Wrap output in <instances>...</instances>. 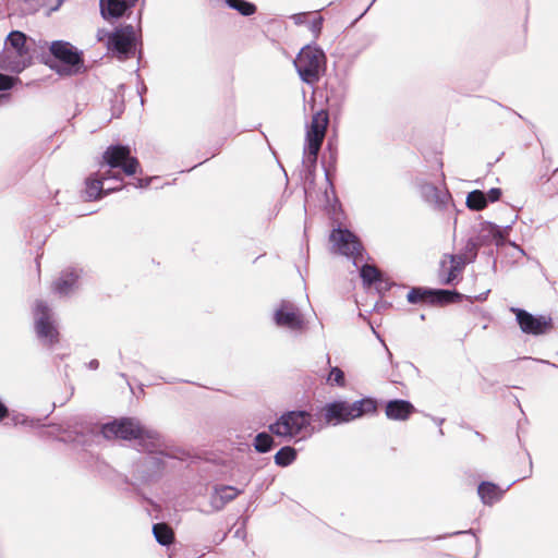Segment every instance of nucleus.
Returning a JSON list of instances; mask_svg holds the SVG:
<instances>
[{"instance_id": "3c124183", "label": "nucleus", "mask_w": 558, "mask_h": 558, "mask_svg": "<svg viewBox=\"0 0 558 558\" xmlns=\"http://www.w3.org/2000/svg\"><path fill=\"white\" fill-rule=\"evenodd\" d=\"M319 29H320V22L318 21V22L314 23L313 31L314 32H319Z\"/></svg>"}, {"instance_id": "6ab92c4d", "label": "nucleus", "mask_w": 558, "mask_h": 558, "mask_svg": "<svg viewBox=\"0 0 558 558\" xmlns=\"http://www.w3.org/2000/svg\"><path fill=\"white\" fill-rule=\"evenodd\" d=\"M135 2L136 0H100V12L105 19L120 17Z\"/></svg>"}, {"instance_id": "09e8293b", "label": "nucleus", "mask_w": 558, "mask_h": 558, "mask_svg": "<svg viewBox=\"0 0 558 558\" xmlns=\"http://www.w3.org/2000/svg\"><path fill=\"white\" fill-rule=\"evenodd\" d=\"M125 484H131L133 486V490L136 492L137 494H140V488L137 485L133 484L130 482V480L128 477L124 478L123 481Z\"/></svg>"}, {"instance_id": "680f3d73", "label": "nucleus", "mask_w": 558, "mask_h": 558, "mask_svg": "<svg viewBox=\"0 0 558 558\" xmlns=\"http://www.w3.org/2000/svg\"><path fill=\"white\" fill-rule=\"evenodd\" d=\"M475 544H476V546L478 545V538L477 537H475Z\"/></svg>"}, {"instance_id": "052dcab7", "label": "nucleus", "mask_w": 558, "mask_h": 558, "mask_svg": "<svg viewBox=\"0 0 558 558\" xmlns=\"http://www.w3.org/2000/svg\"><path fill=\"white\" fill-rule=\"evenodd\" d=\"M515 402H517V404L520 407V402H519V399H518V398H515Z\"/></svg>"}, {"instance_id": "423d86ee", "label": "nucleus", "mask_w": 558, "mask_h": 558, "mask_svg": "<svg viewBox=\"0 0 558 558\" xmlns=\"http://www.w3.org/2000/svg\"><path fill=\"white\" fill-rule=\"evenodd\" d=\"M328 125V113L325 110L316 112L306 132L305 158L310 163L316 161Z\"/></svg>"}, {"instance_id": "c03bdc74", "label": "nucleus", "mask_w": 558, "mask_h": 558, "mask_svg": "<svg viewBox=\"0 0 558 558\" xmlns=\"http://www.w3.org/2000/svg\"><path fill=\"white\" fill-rule=\"evenodd\" d=\"M89 369L96 371L99 367V361L97 359H93L87 364Z\"/></svg>"}, {"instance_id": "ea45409f", "label": "nucleus", "mask_w": 558, "mask_h": 558, "mask_svg": "<svg viewBox=\"0 0 558 558\" xmlns=\"http://www.w3.org/2000/svg\"><path fill=\"white\" fill-rule=\"evenodd\" d=\"M110 35H111V33H108V32H106L105 29H100V31H98V33H97V39H98L99 41H105V40H107V43H108V41H109V36H110Z\"/></svg>"}, {"instance_id": "a211bd4d", "label": "nucleus", "mask_w": 558, "mask_h": 558, "mask_svg": "<svg viewBox=\"0 0 558 558\" xmlns=\"http://www.w3.org/2000/svg\"><path fill=\"white\" fill-rule=\"evenodd\" d=\"M519 480L513 481L510 485L507 486L506 489H502L498 484L490 481H482L477 485V495L481 501L485 506H493L497 501H499L507 489L510 488L512 484L518 482Z\"/></svg>"}, {"instance_id": "13d9d810", "label": "nucleus", "mask_w": 558, "mask_h": 558, "mask_svg": "<svg viewBox=\"0 0 558 558\" xmlns=\"http://www.w3.org/2000/svg\"><path fill=\"white\" fill-rule=\"evenodd\" d=\"M486 328H487V324H484V325L482 326V329H486Z\"/></svg>"}, {"instance_id": "c9c22d12", "label": "nucleus", "mask_w": 558, "mask_h": 558, "mask_svg": "<svg viewBox=\"0 0 558 558\" xmlns=\"http://www.w3.org/2000/svg\"><path fill=\"white\" fill-rule=\"evenodd\" d=\"M12 84V78L0 73V90L10 88Z\"/></svg>"}, {"instance_id": "f8f14e48", "label": "nucleus", "mask_w": 558, "mask_h": 558, "mask_svg": "<svg viewBox=\"0 0 558 558\" xmlns=\"http://www.w3.org/2000/svg\"><path fill=\"white\" fill-rule=\"evenodd\" d=\"M381 405L384 407L386 417L390 421H407L410 416L417 412V409L414 404L407 399H389V400H380Z\"/></svg>"}, {"instance_id": "8fccbe9b", "label": "nucleus", "mask_w": 558, "mask_h": 558, "mask_svg": "<svg viewBox=\"0 0 558 558\" xmlns=\"http://www.w3.org/2000/svg\"><path fill=\"white\" fill-rule=\"evenodd\" d=\"M475 436L478 437L482 441H485L486 437L485 435H483L482 433H480L478 430H475L474 432Z\"/></svg>"}, {"instance_id": "a18cd8bd", "label": "nucleus", "mask_w": 558, "mask_h": 558, "mask_svg": "<svg viewBox=\"0 0 558 558\" xmlns=\"http://www.w3.org/2000/svg\"><path fill=\"white\" fill-rule=\"evenodd\" d=\"M165 383H168V384H173V383H179V381H182L181 379L177 378V377H171V378H161ZM184 383H186V380H183Z\"/></svg>"}, {"instance_id": "b1692460", "label": "nucleus", "mask_w": 558, "mask_h": 558, "mask_svg": "<svg viewBox=\"0 0 558 558\" xmlns=\"http://www.w3.org/2000/svg\"><path fill=\"white\" fill-rule=\"evenodd\" d=\"M99 438H102V435L100 434V427H87L81 432H74V436L70 439V441L75 446L86 448L92 446L96 439Z\"/></svg>"}, {"instance_id": "de8ad7c7", "label": "nucleus", "mask_w": 558, "mask_h": 558, "mask_svg": "<svg viewBox=\"0 0 558 558\" xmlns=\"http://www.w3.org/2000/svg\"><path fill=\"white\" fill-rule=\"evenodd\" d=\"M483 381L486 384L487 387H484L483 390L486 391L488 388L493 387L495 385L494 381H489L487 378L483 377Z\"/></svg>"}, {"instance_id": "5701e85b", "label": "nucleus", "mask_w": 558, "mask_h": 558, "mask_svg": "<svg viewBox=\"0 0 558 558\" xmlns=\"http://www.w3.org/2000/svg\"><path fill=\"white\" fill-rule=\"evenodd\" d=\"M107 173H109V171L102 173L99 179H89L87 181L85 194L88 199H95L102 193L106 194L120 189L118 185H108L105 187L104 182L108 179Z\"/></svg>"}, {"instance_id": "412c9836", "label": "nucleus", "mask_w": 558, "mask_h": 558, "mask_svg": "<svg viewBox=\"0 0 558 558\" xmlns=\"http://www.w3.org/2000/svg\"><path fill=\"white\" fill-rule=\"evenodd\" d=\"M272 323L276 327L294 333H301L307 328L305 316H272Z\"/></svg>"}, {"instance_id": "473e14b6", "label": "nucleus", "mask_w": 558, "mask_h": 558, "mask_svg": "<svg viewBox=\"0 0 558 558\" xmlns=\"http://www.w3.org/2000/svg\"><path fill=\"white\" fill-rule=\"evenodd\" d=\"M227 3L243 15H251L255 12V7L244 0H227Z\"/></svg>"}, {"instance_id": "bb28decb", "label": "nucleus", "mask_w": 558, "mask_h": 558, "mask_svg": "<svg viewBox=\"0 0 558 558\" xmlns=\"http://www.w3.org/2000/svg\"><path fill=\"white\" fill-rule=\"evenodd\" d=\"M298 449L290 445L282 446L274 456V462L279 468H288L298 459Z\"/></svg>"}, {"instance_id": "f3484780", "label": "nucleus", "mask_w": 558, "mask_h": 558, "mask_svg": "<svg viewBox=\"0 0 558 558\" xmlns=\"http://www.w3.org/2000/svg\"><path fill=\"white\" fill-rule=\"evenodd\" d=\"M381 402L379 399L365 396L359 400H354L353 402H349L350 407V417L352 421L364 416H375L378 414Z\"/></svg>"}, {"instance_id": "393cba45", "label": "nucleus", "mask_w": 558, "mask_h": 558, "mask_svg": "<svg viewBox=\"0 0 558 558\" xmlns=\"http://www.w3.org/2000/svg\"><path fill=\"white\" fill-rule=\"evenodd\" d=\"M421 193L423 197L433 205H442L449 198L448 192L445 189H439L429 183L422 185Z\"/></svg>"}, {"instance_id": "dca6fc26", "label": "nucleus", "mask_w": 558, "mask_h": 558, "mask_svg": "<svg viewBox=\"0 0 558 558\" xmlns=\"http://www.w3.org/2000/svg\"><path fill=\"white\" fill-rule=\"evenodd\" d=\"M243 492V488L232 485L216 484L209 497L210 506L215 511H221L227 504L234 500Z\"/></svg>"}, {"instance_id": "4468645a", "label": "nucleus", "mask_w": 558, "mask_h": 558, "mask_svg": "<svg viewBox=\"0 0 558 558\" xmlns=\"http://www.w3.org/2000/svg\"><path fill=\"white\" fill-rule=\"evenodd\" d=\"M330 240L333 247L343 255L354 256L360 254L361 244L356 236L348 230H333Z\"/></svg>"}, {"instance_id": "a878e982", "label": "nucleus", "mask_w": 558, "mask_h": 558, "mask_svg": "<svg viewBox=\"0 0 558 558\" xmlns=\"http://www.w3.org/2000/svg\"><path fill=\"white\" fill-rule=\"evenodd\" d=\"M80 274L76 270H66L53 283V289L60 294L69 293L76 287Z\"/></svg>"}, {"instance_id": "5fc2aeb1", "label": "nucleus", "mask_w": 558, "mask_h": 558, "mask_svg": "<svg viewBox=\"0 0 558 558\" xmlns=\"http://www.w3.org/2000/svg\"><path fill=\"white\" fill-rule=\"evenodd\" d=\"M438 434H439L440 436H444V435H445L444 429L441 428V426H439Z\"/></svg>"}, {"instance_id": "f257e3e1", "label": "nucleus", "mask_w": 558, "mask_h": 558, "mask_svg": "<svg viewBox=\"0 0 558 558\" xmlns=\"http://www.w3.org/2000/svg\"><path fill=\"white\" fill-rule=\"evenodd\" d=\"M100 434L108 440L133 441L137 450L162 452L166 449V437L143 425L136 417L123 416L106 422L100 426Z\"/></svg>"}, {"instance_id": "6e6552de", "label": "nucleus", "mask_w": 558, "mask_h": 558, "mask_svg": "<svg viewBox=\"0 0 558 558\" xmlns=\"http://www.w3.org/2000/svg\"><path fill=\"white\" fill-rule=\"evenodd\" d=\"M104 160L110 168H121L125 174H134L137 170V160L130 155L125 146L108 147L104 154Z\"/></svg>"}, {"instance_id": "9b49d317", "label": "nucleus", "mask_w": 558, "mask_h": 558, "mask_svg": "<svg viewBox=\"0 0 558 558\" xmlns=\"http://www.w3.org/2000/svg\"><path fill=\"white\" fill-rule=\"evenodd\" d=\"M34 329L37 339L45 347L51 348L60 340V332L53 316H36Z\"/></svg>"}, {"instance_id": "f704fd0d", "label": "nucleus", "mask_w": 558, "mask_h": 558, "mask_svg": "<svg viewBox=\"0 0 558 558\" xmlns=\"http://www.w3.org/2000/svg\"><path fill=\"white\" fill-rule=\"evenodd\" d=\"M360 317L363 319V322H364V323H366V324L371 327V329H372L373 333L376 336V338H377L381 343H384V339L381 338V336H380V335L376 331V329L374 328V323H375V322L371 319V317H372V316L363 315V316H360Z\"/></svg>"}, {"instance_id": "cd10ccee", "label": "nucleus", "mask_w": 558, "mask_h": 558, "mask_svg": "<svg viewBox=\"0 0 558 558\" xmlns=\"http://www.w3.org/2000/svg\"><path fill=\"white\" fill-rule=\"evenodd\" d=\"M151 531L156 542L161 546L169 547L174 542V534L165 522L154 523Z\"/></svg>"}, {"instance_id": "a19ab883", "label": "nucleus", "mask_w": 558, "mask_h": 558, "mask_svg": "<svg viewBox=\"0 0 558 558\" xmlns=\"http://www.w3.org/2000/svg\"><path fill=\"white\" fill-rule=\"evenodd\" d=\"M7 413H8V407L0 398V423L5 418Z\"/></svg>"}, {"instance_id": "4be33fe9", "label": "nucleus", "mask_w": 558, "mask_h": 558, "mask_svg": "<svg viewBox=\"0 0 558 558\" xmlns=\"http://www.w3.org/2000/svg\"><path fill=\"white\" fill-rule=\"evenodd\" d=\"M464 259L462 256L448 255L441 260V270L447 274L445 278L446 283L453 281L464 267Z\"/></svg>"}, {"instance_id": "4d7b16f0", "label": "nucleus", "mask_w": 558, "mask_h": 558, "mask_svg": "<svg viewBox=\"0 0 558 558\" xmlns=\"http://www.w3.org/2000/svg\"><path fill=\"white\" fill-rule=\"evenodd\" d=\"M241 532H242L241 529L236 530L235 531V536H241Z\"/></svg>"}, {"instance_id": "9d476101", "label": "nucleus", "mask_w": 558, "mask_h": 558, "mask_svg": "<svg viewBox=\"0 0 558 558\" xmlns=\"http://www.w3.org/2000/svg\"><path fill=\"white\" fill-rule=\"evenodd\" d=\"M50 52L66 66V73H76L80 70L81 54L71 44L54 41L50 46Z\"/></svg>"}, {"instance_id": "aec40b11", "label": "nucleus", "mask_w": 558, "mask_h": 558, "mask_svg": "<svg viewBox=\"0 0 558 558\" xmlns=\"http://www.w3.org/2000/svg\"><path fill=\"white\" fill-rule=\"evenodd\" d=\"M49 416V414L43 416V417H29L28 415L15 411L10 410L8 408V413L5 414V418L10 420V423H5V425H12V426H25V427H32V428H39L44 427V421Z\"/></svg>"}, {"instance_id": "c756f323", "label": "nucleus", "mask_w": 558, "mask_h": 558, "mask_svg": "<svg viewBox=\"0 0 558 558\" xmlns=\"http://www.w3.org/2000/svg\"><path fill=\"white\" fill-rule=\"evenodd\" d=\"M380 276V272L374 266L364 265L361 269L363 281L367 284H374L377 290H380L383 284Z\"/></svg>"}, {"instance_id": "1a4fd4ad", "label": "nucleus", "mask_w": 558, "mask_h": 558, "mask_svg": "<svg viewBox=\"0 0 558 558\" xmlns=\"http://www.w3.org/2000/svg\"><path fill=\"white\" fill-rule=\"evenodd\" d=\"M136 34L132 26H125L109 36L108 48L117 53L119 59L126 58L135 46Z\"/></svg>"}, {"instance_id": "e433bc0d", "label": "nucleus", "mask_w": 558, "mask_h": 558, "mask_svg": "<svg viewBox=\"0 0 558 558\" xmlns=\"http://www.w3.org/2000/svg\"><path fill=\"white\" fill-rule=\"evenodd\" d=\"M501 191L499 189H490L486 194L487 199L490 202H496L500 198Z\"/></svg>"}, {"instance_id": "2f4dec72", "label": "nucleus", "mask_w": 558, "mask_h": 558, "mask_svg": "<svg viewBox=\"0 0 558 558\" xmlns=\"http://www.w3.org/2000/svg\"><path fill=\"white\" fill-rule=\"evenodd\" d=\"M466 205L470 209L482 210L487 205V197L483 192L478 190L473 191L468 194Z\"/></svg>"}, {"instance_id": "0eeeda50", "label": "nucleus", "mask_w": 558, "mask_h": 558, "mask_svg": "<svg viewBox=\"0 0 558 558\" xmlns=\"http://www.w3.org/2000/svg\"><path fill=\"white\" fill-rule=\"evenodd\" d=\"M349 401L336 399L318 408L316 417L322 416L326 426H338L352 422Z\"/></svg>"}, {"instance_id": "ddd939ff", "label": "nucleus", "mask_w": 558, "mask_h": 558, "mask_svg": "<svg viewBox=\"0 0 558 558\" xmlns=\"http://www.w3.org/2000/svg\"><path fill=\"white\" fill-rule=\"evenodd\" d=\"M521 331L526 335L541 336L554 327L553 316H514Z\"/></svg>"}, {"instance_id": "72a5a7b5", "label": "nucleus", "mask_w": 558, "mask_h": 558, "mask_svg": "<svg viewBox=\"0 0 558 558\" xmlns=\"http://www.w3.org/2000/svg\"><path fill=\"white\" fill-rule=\"evenodd\" d=\"M468 533L474 534L473 530L456 531V532H452V533H446V534H442V535H437L435 537H425L424 539L439 541V539H442V538H447V537H451V536H456V535H461V534H468ZM421 539L422 538H412L411 541H421Z\"/></svg>"}, {"instance_id": "2eb2a0df", "label": "nucleus", "mask_w": 558, "mask_h": 558, "mask_svg": "<svg viewBox=\"0 0 558 558\" xmlns=\"http://www.w3.org/2000/svg\"><path fill=\"white\" fill-rule=\"evenodd\" d=\"M454 295L445 290H432L414 288L408 293L410 303H448L453 301Z\"/></svg>"}, {"instance_id": "79ce46f5", "label": "nucleus", "mask_w": 558, "mask_h": 558, "mask_svg": "<svg viewBox=\"0 0 558 558\" xmlns=\"http://www.w3.org/2000/svg\"><path fill=\"white\" fill-rule=\"evenodd\" d=\"M492 232H493L494 236L496 238L497 245H499L502 242L501 231L498 228L493 227Z\"/></svg>"}, {"instance_id": "7ed1b4c3", "label": "nucleus", "mask_w": 558, "mask_h": 558, "mask_svg": "<svg viewBox=\"0 0 558 558\" xmlns=\"http://www.w3.org/2000/svg\"><path fill=\"white\" fill-rule=\"evenodd\" d=\"M146 454L137 459L133 468V476L143 484L157 482L166 469L165 458L184 461L190 458V453L179 447L170 445L166 440V449L162 452L141 450Z\"/></svg>"}, {"instance_id": "6e6d98bb", "label": "nucleus", "mask_w": 558, "mask_h": 558, "mask_svg": "<svg viewBox=\"0 0 558 558\" xmlns=\"http://www.w3.org/2000/svg\"><path fill=\"white\" fill-rule=\"evenodd\" d=\"M514 314H520V315H523V314H527L525 311H518L515 312Z\"/></svg>"}, {"instance_id": "7c9ffc66", "label": "nucleus", "mask_w": 558, "mask_h": 558, "mask_svg": "<svg viewBox=\"0 0 558 558\" xmlns=\"http://www.w3.org/2000/svg\"><path fill=\"white\" fill-rule=\"evenodd\" d=\"M326 384L329 386L344 388L347 386L344 372L339 366H330L329 373L326 376Z\"/></svg>"}, {"instance_id": "39448f33", "label": "nucleus", "mask_w": 558, "mask_h": 558, "mask_svg": "<svg viewBox=\"0 0 558 558\" xmlns=\"http://www.w3.org/2000/svg\"><path fill=\"white\" fill-rule=\"evenodd\" d=\"M294 65L303 82L315 84L325 72L326 57L318 47L306 46L298 54Z\"/></svg>"}, {"instance_id": "58836bf2", "label": "nucleus", "mask_w": 558, "mask_h": 558, "mask_svg": "<svg viewBox=\"0 0 558 558\" xmlns=\"http://www.w3.org/2000/svg\"><path fill=\"white\" fill-rule=\"evenodd\" d=\"M519 361H534V362H539V363H544V364H548V365H551L553 367H557L558 366L554 363H550L549 361H546V360H541V359H534V357H531V356H522V357H519L518 359Z\"/></svg>"}, {"instance_id": "4c0bfd02", "label": "nucleus", "mask_w": 558, "mask_h": 558, "mask_svg": "<svg viewBox=\"0 0 558 558\" xmlns=\"http://www.w3.org/2000/svg\"><path fill=\"white\" fill-rule=\"evenodd\" d=\"M293 311H294V307L292 304H284V305H282V307L280 310H278L276 312V314H280V315L293 314Z\"/></svg>"}, {"instance_id": "37998d69", "label": "nucleus", "mask_w": 558, "mask_h": 558, "mask_svg": "<svg viewBox=\"0 0 558 558\" xmlns=\"http://www.w3.org/2000/svg\"><path fill=\"white\" fill-rule=\"evenodd\" d=\"M427 417H429L436 425L441 426L444 422L446 421L444 417H437L433 416L430 414H425Z\"/></svg>"}, {"instance_id": "603ef678", "label": "nucleus", "mask_w": 558, "mask_h": 558, "mask_svg": "<svg viewBox=\"0 0 558 558\" xmlns=\"http://www.w3.org/2000/svg\"><path fill=\"white\" fill-rule=\"evenodd\" d=\"M527 457H529V460H530V474H532L533 462H532L531 456L529 453H527Z\"/></svg>"}, {"instance_id": "f03ea898", "label": "nucleus", "mask_w": 558, "mask_h": 558, "mask_svg": "<svg viewBox=\"0 0 558 558\" xmlns=\"http://www.w3.org/2000/svg\"><path fill=\"white\" fill-rule=\"evenodd\" d=\"M316 418V413L304 409L287 410L268 425V430L286 441L303 440L312 436Z\"/></svg>"}, {"instance_id": "49530a36", "label": "nucleus", "mask_w": 558, "mask_h": 558, "mask_svg": "<svg viewBox=\"0 0 558 558\" xmlns=\"http://www.w3.org/2000/svg\"><path fill=\"white\" fill-rule=\"evenodd\" d=\"M142 498L150 506H153L154 508H158V505L150 498L146 497V496H142Z\"/></svg>"}, {"instance_id": "864d4df0", "label": "nucleus", "mask_w": 558, "mask_h": 558, "mask_svg": "<svg viewBox=\"0 0 558 558\" xmlns=\"http://www.w3.org/2000/svg\"><path fill=\"white\" fill-rule=\"evenodd\" d=\"M460 426H461V427H463V428L471 429L470 425H469V424H466V423H462Z\"/></svg>"}, {"instance_id": "bf43d9fd", "label": "nucleus", "mask_w": 558, "mask_h": 558, "mask_svg": "<svg viewBox=\"0 0 558 558\" xmlns=\"http://www.w3.org/2000/svg\"><path fill=\"white\" fill-rule=\"evenodd\" d=\"M388 356H389V359H391V356H392V353L390 351H388Z\"/></svg>"}, {"instance_id": "c85d7f7f", "label": "nucleus", "mask_w": 558, "mask_h": 558, "mask_svg": "<svg viewBox=\"0 0 558 558\" xmlns=\"http://www.w3.org/2000/svg\"><path fill=\"white\" fill-rule=\"evenodd\" d=\"M274 435L268 430L267 432H259L255 435L253 439V447L257 453H267L271 451L276 446L277 442L275 441Z\"/></svg>"}, {"instance_id": "20e7f679", "label": "nucleus", "mask_w": 558, "mask_h": 558, "mask_svg": "<svg viewBox=\"0 0 558 558\" xmlns=\"http://www.w3.org/2000/svg\"><path fill=\"white\" fill-rule=\"evenodd\" d=\"M31 61L28 40L25 34L19 31L11 32L0 53V66L3 70L21 72Z\"/></svg>"}]
</instances>
